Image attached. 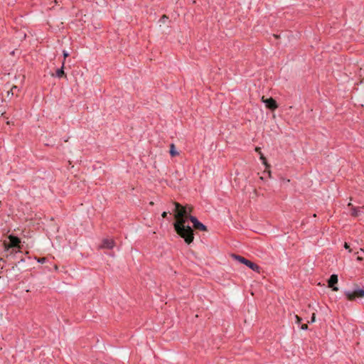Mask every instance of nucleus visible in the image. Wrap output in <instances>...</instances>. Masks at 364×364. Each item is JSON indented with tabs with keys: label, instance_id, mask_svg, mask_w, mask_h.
<instances>
[{
	"label": "nucleus",
	"instance_id": "nucleus-1",
	"mask_svg": "<svg viewBox=\"0 0 364 364\" xmlns=\"http://www.w3.org/2000/svg\"><path fill=\"white\" fill-rule=\"evenodd\" d=\"M175 218L176 221L173 226L176 232L184 239L187 244H191L194 239L193 231L192 228L186 225L189 219L196 230L200 231H206L207 227L200 223L196 217L190 215L191 208L188 206H183L178 203H174Z\"/></svg>",
	"mask_w": 364,
	"mask_h": 364
},
{
	"label": "nucleus",
	"instance_id": "nucleus-2",
	"mask_svg": "<svg viewBox=\"0 0 364 364\" xmlns=\"http://www.w3.org/2000/svg\"><path fill=\"white\" fill-rule=\"evenodd\" d=\"M343 294L347 300L355 301L359 298H364V287H360L355 284L352 289L343 290Z\"/></svg>",
	"mask_w": 364,
	"mask_h": 364
},
{
	"label": "nucleus",
	"instance_id": "nucleus-3",
	"mask_svg": "<svg viewBox=\"0 0 364 364\" xmlns=\"http://www.w3.org/2000/svg\"><path fill=\"white\" fill-rule=\"evenodd\" d=\"M232 257L234 259H235L236 261H237L242 264H244L245 265L248 267L250 269H251L254 272H259L260 267L257 264L251 262L250 260L247 259L246 258H245L240 255L233 254L232 255Z\"/></svg>",
	"mask_w": 364,
	"mask_h": 364
},
{
	"label": "nucleus",
	"instance_id": "nucleus-4",
	"mask_svg": "<svg viewBox=\"0 0 364 364\" xmlns=\"http://www.w3.org/2000/svg\"><path fill=\"white\" fill-rule=\"evenodd\" d=\"M351 215L356 218H360V219H363L364 217V212L363 210V208L360 207H353L351 208Z\"/></svg>",
	"mask_w": 364,
	"mask_h": 364
},
{
	"label": "nucleus",
	"instance_id": "nucleus-5",
	"mask_svg": "<svg viewBox=\"0 0 364 364\" xmlns=\"http://www.w3.org/2000/svg\"><path fill=\"white\" fill-rule=\"evenodd\" d=\"M337 283H338V276L336 274H332L328 281V287L332 288L333 291H338V288L335 286V284Z\"/></svg>",
	"mask_w": 364,
	"mask_h": 364
},
{
	"label": "nucleus",
	"instance_id": "nucleus-6",
	"mask_svg": "<svg viewBox=\"0 0 364 364\" xmlns=\"http://www.w3.org/2000/svg\"><path fill=\"white\" fill-rule=\"evenodd\" d=\"M114 246V241L112 239H104L100 245L101 248L112 249Z\"/></svg>",
	"mask_w": 364,
	"mask_h": 364
},
{
	"label": "nucleus",
	"instance_id": "nucleus-7",
	"mask_svg": "<svg viewBox=\"0 0 364 364\" xmlns=\"http://www.w3.org/2000/svg\"><path fill=\"white\" fill-rule=\"evenodd\" d=\"M9 242H10V245H9L10 247H19V244L21 242V240L18 237L14 236V235H10L9 237Z\"/></svg>",
	"mask_w": 364,
	"mask_h": 364
},
{
	"label": "nucleus",
	"instance_id": "nucleus-8",
	"mask_svg": "<svg viewBox=\"0 0 364 364\" xmlns=\"http://www.w3.org/2000/svg\"><path fill=\"white\" fill-rule=\"evenodd\" d=\"M263 102L265 103L266 107L270 109H275L277 107L276 101L272 98L263 100Z\"/></svg>",
	"mask_w": 364,
	"mask_h": 364
},
{
	"label": "nucleus",
	"instance_id": "nucleus-9",
	"mask_svg": "<svg viewBox=\"0 0 364 364\" xmlns=\"http://www.w3.org/2000/svg\"><path fill=\"white\" fill-rule=\"evenodd\" d=\"M64 65L65 62L63 61L61 68L56 70L55 76L58 78H61L63 75H65Z\"/></svg>",
	"mask_w": 364,
	"mask_h": 364
},
{
	"label": "nucleus",
	"instance_id": "nucleus-10",
	"mask_svg": "<svg viewBox=\"0 0 364 364\" xmlns=\"http://www.w3.org/2000/svg\"><path fill=\"white\" fill-rule=\"evenodd\" d=\"M255 151L257 152L260 156V160L262 161V164L264 165H267V160L266 158L264 156L262 153L261 152V149L259 147L255 148Z\"/></svg>",
	"mask_w": 364,
	"mask_h": 364
},
{
	"label": "nucleus",
	"instance_id": "nucleus-11",
	"mask_svg": "<svg viewBox=\"0 0 364 364\" xmlns=\"http://www.w3.org/2000/svg\"><path fill=\"white\" fill-rule=\"evenodd\" d=\"M170 154L172 156H176L178 155V152L176 150L175 146H174L173 144H171V146H170Z\"/></svg>",
	"mask_w": 364,
	"mask_h": 364
},
{
	"label": "nucleus",
	"instance_id": "nucleus-12",
	"mask_svg": "<svg viewBox=\"0 0 364 364\" xmlns=\"http://www.w3.org/2000/svg\"><path fill=\"white\" fill-rule=\"evenodd\" d=\"M16 90H17V91H18V87H16V86H13V87H12V88L11 89V90H10L9 92H8V93L9 94V93H10V92H11V94H12V95H14V92H15V91H16Z\"/></svg>",
	"mask_w": 364,
	"mask_h": 364
},
{
	"label": "nucleus",
	"instance_id": "nucleus-13",
	"mask_svg": "<svg viewBox=\"0 0 364 364\" xmlns=\"http://www.w3.org/2000/svg\"><path fill=\"white\" fill-rule=\"evenodd\" d=\"M63 57H64V60H63V61L65 62V59L67 57H68V56H69V53H68V51H66V50H63Z\"/></svg>",
	"mask_w": 364,
	"mask_h": 364
},
{
	"label": "nucleus",
	"instance_id": "nucleus-14",
	"mask_svg": "<svg viewBox=\"0 0 364 364\" xmlns=\"http://www.w3.org/2000/svg\"><path fill=\"white\" fill-rule=\"evenodd\" d=\"M296 321L297 323H299L301 321V318L299 317L298 316H295Z\"/></svg>",
	"mask_w": 364,
	"mask_h": 364
},
{
	"label": "nucleus",
	"instance_id": "nucleus-15",
	"mask_svg": "<svg viewBox=\"0 0 364 364\" xmlns=\"http://www.w3.org/2000/svg\"><path fill=\"white\" fill-rule=\"evenodd\" d=\"M301 328L302 330H307L308 329V326L306 324H303V325H301Z\"/></svg>",
	"mask_w": 364,
	"mask_h": 364
},
{
	"label": "nucleus",
	"instance_id": "nucleus-16",
	"mask_svg": "<svg viewBox=\"0 0 364 364\" xmlns=\"http://www.w3.org/2000/svg\"><path fill=\"white\" fill-rule=\"evenodd\" d=\"M344 247L346 249V250H348L349 252H351V250L350 249V247L349 245H348V243H345L344 245Z\"/></svg>",
	"mask_w": 364,
	"mask_h": 364
},
{
	"label": "nucleus",
	"instance_id": "nucleus-17",
	"mask_svg": "<svg viewBox=\"0 0 364 364\" xmlns=\"http://www.w3.org/2000/svg\"><path fill=\"white\" fill-rule=\"evenodd\" d=\"M315 321V314H312V317H311V323H314Z\"/></svg>",
	"mask_w": 364,
	"mask_h": 364
},
{
	"label": "nucleus",
	"instance_id": "nucleus-18",
	"mask_svg": "<svg viewBox=\"0 0 364 364\" xmlns=\"http://www.w3.org/2000/svg\"><path fill=\"white\" fill-rule=\"evenodd\" d=\"M45 260H46L45 258H41V259H38V262H41V263H43V262H44Z\"/></svg>",
	"mask_w": 364,
	"mask_h": 364
},
{
	"label": "nucleus",
	"instance_id": "nucleus-19",
	"mask_svg": "<svg viewBox=\"0 0 364 364\" xmlns=\"http://www.w3.org/2000/svg\"><path fill=\"white\" fill-rule=\"evenodd\" d=\"M161 215H162L163 218H166V215H167V213L164 211V212H163Z\"/></svg>",
	"mask_w": 364,
	"mask_h": 364
},
{
	"label": "nucleus",
	"instance_id": "nucleus-20",
	"mask_svg": "<svg viewBox=\"0 0 364 364\" xmlns=\"http://www.w3.org/2000/svg\"><path fill=\"white\" fill-rule=\"evenodd\" d=\"M25 262V259L22 258L20 259V261L18 262V263L20 262Z\"/></svg>",
	"mask_w": 364,
	"mask_h": 364
}]
</instances>
